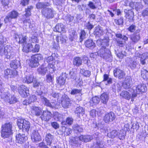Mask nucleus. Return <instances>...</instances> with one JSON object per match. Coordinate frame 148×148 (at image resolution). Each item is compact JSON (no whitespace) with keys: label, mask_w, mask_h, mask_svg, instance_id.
I'll list each match as a JSON object with an SVG mask.
<instances>
[{"label":"nucleus","mask_w":148,"mask_h":148,"mask_svg":"<svg viewBox=\"0 0 148 148\" xmlns=\"http://www.w3.org/2000/svg\"><path fill=\"white\" fill-rule=\"evenodd\" d=\"M109 99V95L107 93H102L100 96L101 102L104 104H106Z\"/></svg>","instance_id":"26"},{"label":"nucleus","mask_w":148,"mask_h":148,"mask_svg":"<svg viewBox=\"0 0 148 148\" xmlns=\"http://www.w3.org/2000/svg\"><path fill=\"white\" fill-rule=\"evenodd\" d=\"M86 47L90 49H92L96 47L95 42L92 40H88L85 42Z\"/></svg>","instance_id":"25"},{"label":"nucleus","mask_w":148,"mask_h":148,"mask_svg":"<svg viewBox=\"0 0 148 148\" xmlns=\"http://www.w3.org/2000/svg\"><path fill=\"white\" fill-rule=\"evenodd\" d=\"M1 136L4 138L9 137L12 133V123H6L1 127Z\"/></svg>","instance_id":"1"},{"label":"nucleus","mask_w":148,"mask_h":148,"mask_svg":"<svg viewBox=\"0 0 148 148\" xmlns=\"http://www.w3.org/2000/svg\"><path fill=\"white\" fill-rule=\"evenodd\" d=\"M52 114L47 110L43 111L40 118L42 120L45 121L49 120L51 118Z\"/></svg>","instance_id":"12"},{"label":"nucleus","mask_w":148,"mask_h":148,"mask_svg":"<svg viewBox=\"0 0 148 148\" xmlns=\"http://www.w3.org/2000/svg\"><path fill=\"white\" fill-rule=\"evenodd\" d=\"M34 80L35 81V78L34 77L33 74H30L26 76L25 78L23 80V82L27 83H31Z\"/></svg>","instance_id":"27"},{"label":"nucleus","mask_w":148,"mask_h":148,"mask_svg":"<svg viewBox=\"0 0 148 148\" xmlns=\"http://www.w3.org/2000/svg\"><path fill=\"white\" fill-rule=\"evenodd\" d=\"M67 75L66 73H62V75L57 79V83L60 86L63 85L65 82Z\"/></svg>","instance_id":"21"},{"label":"nucleus","mask_w":148,"mask_h":148,"mask_svg":"<svg viewBox=\"0 0 148 148\" xmlns=\"http://www.w3.org/2000/svg\"><path fill=\"white\" fill-rule=\"evenodd\" d=\"M50 96L53 98L58 99L62 97L60 93L56 91L52 90L51 92L50 93Z\"/></svg>","instance_id":"33"},{"label":"nucleus","mask_w":148,"mask_h":148,"mask_svg":"<svg viewBox=\"0 0 148 148\" xmlns=\"http://www.w3.org/2000/svg\"><path fill=\"white\" fill-rule=\"evenodd\" d=\"M21 134L19 133V143L22 144L26 141L27 139V137L23 134Z\"/></svg>","instance_id":"42"},{"label":"nucleus","mask_w":148,"mask_h":148,"mask_svg":"<svg viewBox=\"0 0 148 148\" xmlns=\"http://www.w3.org/2000/svg\"><path fill=\"white\" fill-rule=\"evenodd\" d=\"M54 31L59 32H65L66 31L64 26L61 23L57 24L55 27Z\"/></svg>","instance_id":"28"},{"label":"nucleus","mask_w":148,"mask_h":148,"mask_svg":"<svg viewBox=\"0 0 148 148\" xmlns=\"http://www.w3.org/2000/svg\"><path fill=\"white\" fill-rule=\"evenodd\" d=\"M10 66L11 68L14 69V71L17 73V71L16 70V69H17L18 68V65L16 64L14 61H12L11 62L10 64Z\"/></svg>","instance_id":"59"},{"label":"nucleus","mask_w":148,"mask_h":148,"mask_svg":"<svg viewBox=\"0 0 148 148\" xmlns=\"http://www.w3.org/2000/svg\"><path fill=\"white\" fill-rule=\"evenodd\" d=\"M123 17H121L118 20L115 21L116 23L119 25H122L123 23Z\"/></svg>","instance_id":"61"},{"label":"nucleus","mask_w":148,"mask_h":148,"mask_svg":"<svg viewBox=\"0 0 148 148\" xmlns=\"http://www.w3.org/2000/svg\"><path fill=\"white\" fill-rule=\"evenodd\" d=\"M140 30H137L131 36V40L134 43H136L140 39Z\"/></svg>","instance_id":"19"},{"label":"nucleus","mask_w":148,"mask_h":148,"mask_svg":"<svg viewBox=\"0 0 148 148\" xmlns=\"http://www.w3.org/2000/svg\"><path fill=\"white\" fill-rule=\"evenodd\" d=\"M82 89L73 88L71 91L70 94L73 95H75L78 94L80 96H81L82 95Z\"/></svg>","instance_id":"39"},{"label":"nucleus","mask_w":148,"mask_h":148,"mask_svg":"<svg viewBox=\"0 0 148 148\" xmlns=\"http://www.w3.org/2000/svg\"><path fill=\"white\" fill-rule=\"evenodd\" d=\"M66 37L65 36L60 35V36H57L56 37V40L57 42H59V39H60V41L62 43L66 41Z\"/></svg>","instance_id":"43"},{"label":"nucleus","mask_w":148,"mask_h":148,"mask_svg":"<svg viewBox=\"0 0 148 148\" xmlns=\"http://www.w3.org/2000/svg\"><path fill=\"white\" fill-rule=\"evenodd\" d=\"M29 122L23 119H19V129L20 132H27L30 127ZM20 131L19 130V132Z\"/></svg>","instance_id":"8"},{"label":"nucleus","mask_w":148,"mask_h":148,"mask_svg":"<svg viewBox=\"0 0 148 148\" xmlns=\"http://www.w3.org/2000/svg\"><path fill=\"white\" fill-rule=\"evenodd\" d=\"M41 99L43 103L46 106L49 107L50 103L49 101L47 99L43 97H41Z\"/></svg>","instance_id":"53"},{"label":"nucleus","mask_w":148,"mask_h":148,"mask_svg":"<svg viewBox=\"0 0 148 148\" xmlns=\"http://www.w3.org/2000/svg\"><path fill=\"white\" fill-rule=\"evenodd\" d=\"M19 43L22 44H23V46L22 51L23 52L28 53L30 52H32L33 49V45L30 43H28L26 45V38L25 36V37H22L21 40L19 38Z\"/></svg>","instance_id":"4"},{"label":"nucleus","mask_w":148,"mask_h":148,"mask_svg":"<svg viewBox=\"0 0 148 148\" xmlns=\"http://www.w3.org/2000/svg\"><path fill=\"white\" fill-rule=\"evenodd\" d=\"M8 14L12 19L14 18L17 17L18 15V13L16 11L13 10Z\"/></svg>","instance_id":"51"},{"label":"nucleus","mask_w":148,"mask_h":148,"mask_svg":"<svg viewBox=\"0 0 148 148\" xmlns=\"http://www.w3.org/2000/svg\"><path fill=\"white\" fill-rule=\"evenodd\" d=\"M71 129L69 128H66L64 134L66 136H68L70 134L71 132Z\"/></svg>","instance_id":"64"},{"label":"nucleus","mask_w":148,"mask_h":148,"mask_svg":"<svg viewBox=\"0 0 148 148\" xmlns=\"http://www.w3.org/2000/svg\"><path fill=\"white\" fill-rule=\"evenodd\" d=\"M134 7L137 11H140L141 10L143 7V6L142 4L141 1L134 2Z\"/></svg>","instance_id":"40"},{"label":"nucleus","mask_w":148,"mask_h":148,"mask_svg":"<svg viewBox=\"0 0 148 148\" xmlns=\"http://www.w3.org/2000/svg\"><path fill=\"white\" fill-rule=\"evenodd\" d=\"M51 125L55 129H57L59 127V124L57 122H56L51 123Z\"/></svg>","instance_id":"63"},{"label":"nucleus","mask_w":148,"mask_h":148,"mask_svg":"<svg viewBox=\"0 0 148 148\" xmlns=\"http://www.w3.org/2000/svg\"><path fill=\"white\" fill-rule=\"evenodd\" d=\"M142 15L143 17L148 16V8H145L143 10L142 12Z\"/></svg>","instance_id":"62"},{"label":"nucleus","mask_w":148,"mask_h":148,"mask_svg":"<svg viewBox=\"0 0 148 148\" xmlns=\"http://www.w3.org/2000/svg\"><path fill=\"white\" fill-rule=\"evenodd\" d=\"M43 111V109L41 108L35 106L31 107V112L33 115L38 116H40Z\"/></svg>","instance_id":"11"},{"label":"nucleus","mask_w":148,"mask_h":148,"mask_svg":"<svg viewBox=\"0 0 148 148\" xmlns=\"http://www.w3.org/2000/svg\"><path fill=\"white\" fill-rule=\"evenodd\" d=\"M141 76L145 80H148V71L144 69L142 70Z\"/></svg>","instance_id":"46"},{"label":"nucleus","mask_w":148,"mask_h":148,"mask_svg":"<svg viewBox=\"0 0 148 148\" xmlns=\"http://www.w3.org/2000/svg\"><path fill=\"white\" fill-rule=\"evenodd\" d=\"M81 74L86 77H89L91 74V72L88 70H86L84 69H81L80 71Z\"/></svg>","instance_id":"44"},{"label":"nucleus","mask_w":148,"mask_h":148,"mask_svg":"<svg viewBox=\"0 0 148 148\" xmlns=\"http://www.w3.org/2000/svg\"><path fill=\"white\" fill-rule=\"evenodd\" d=\"M139 55L141 63L142 65H144L146 63L145 60L148 57V53H145L141 55L139 54Z\"/></svg>","instance_id":"31"},{"label":"nucleus","mask_w":148,"mask_h":148,"mask_svg":"<svg viewBox=\"0 0 148 148\" xmlns=\"http://www.w3.org/2000/svg\"><path fill=\"white\" fill-rule=\"evenodd\" d=\"M82 59L80 57H76L74 58L73 61L74 65L79 66L82 64Z\"/></svg>","instance_id":"35"},{"label":"nucleus","mask_w":148,"mask_h":148,"mask_svg":"<svg viewBox=\"0 0 148 148\" xmlns=\"http://www.w3.org/2000/svg\"><path fill=\"white\" fill-rule=\"evenodd\" d=\"M147 90V87L144 84H141L138 85L135 87V89H131V91L132 92V101L134 100V98L136 97L137 94L140 93L145 92Z\"/></svg>","instance_id":"2"},{"label":"nucleus","mask_w":148,"mask_h":148,"mask_svg":"<svg viewBox=\"0 0 148 148\" xmlns=\"http://www.w3.org/2000/svg\"><path fill=\"white\" fill-rule=\"evenodd\" d=\"M104 34V32L101 27L98 26L95 27L94 34L96 36L100 37V36L103 35Z\"/></svg>","instance_id":"23"},{"label":"nucleus","mask_w":148,"mask_h":148,"mask_svg":"<svg viewBox=\"0 0 148 148\" xmlns=\"http://www.w3.org/2000/svg\"><path fill=\"white\" fill-rule=\"evenodd\" d=\"M86 33L84 30L82 31L80 36V42H82L83 40L86 38Z\"/></svg>","instance_id":"55"},{"label":"nucleus","mask_w":148,"mask_h":148,"mask_svg":"<svg viewBox=\"0 0 148 148\" xmlns=\"http://www.w3.org/2000/svg\"><path fill=\"white\" fill-rule=\"evenodd\" d=\"M42 59V56L40 54H37L32 56L29 60V66L31 67H36L39 65V61Z\"/></svg>","instance_id":"6"},{"label":"nucleus","mask_w":148,"mask_h":148,"mask_svg":"<svg viewBox=\"0 0 148 148\" xmlns=\"http://www.w3.org/2000/svg\"><path fill=\"white\" fill-rule=\"evenodd\" d=\"M7 47H5L3 45H0V54L1 55L5 54L7 56V58H9L10 57V53L7 49Z\"/></svg>","instance_id":"18"},{"label":"nucleus","mask_w":148,"mask_h":148,"mask_svg":"<svg viewBox=\"0 0 148 148\" xmlns=\"http://www.w3.org/2000/svg\"><path fill=\"white\" fill-rule=\"evenodd\" d=\"M37 97L36 96L33 95L30 96L28 99V100L29 101V103H31L32 102H33L37 100Z\"/></svg>","instance_id":"54"},{"label":"nucleus","mask_w":148,"mask_h":148,"mask_svg":"<svg viewBox=\"0 0 148 148\" xmlns=\"http://www.w3.org/2000/svg\"><path fill=\"white\" fill-rule=\"evenodd\" d=\"M132 84V80L130 77L125 78L123 84V86L125 89H127L130 88Z\"/></svg>","instance_id":"22"},{"label":"nucleus","mask_w":148,"mask_h":148,"mask_svg":"<svg viewBox=\"0 0 148 148\" xmlns=\"http://www.w3.org/2000/svg\"><path fill=\"white\" fill-rule=\"evenodd\" d=\"M53 136L50 134H48L46 136V140L47 145H50L53 139Z\"/></svg>","instance_id":"37"},{"label":"nucleus","mask_w":148,"mask_h":148,"mask_svg":"<svg viewBox=\"0 0 148 148\" xmlns=\"http://www.w3.org/2000/svg\"><path fill=\"white\" fill-rule=\"evenodd\" d=\"M114 74L115 77L119 79L123 78L125 75V73L123 71L117 68L114 70Z\"/></svg>","instance_id":"17"},{"label":"nucleus","mask_w":148,"mask_h":148,"mask_svg":"<svg viewBox=\"0 0 148 148\" xmlns=\"http://www.w3.org/2000/svg\"><path fill=\"white\" fill-rule=\"evenodd\" d=\"M33 8V7L32 6H29L27 9H25L26 13L25 15L26 17H28L31 15V10Z\"/></svg>","instance_id":"49"},{"label":"nucleus","mask_w":148,"mask_h":148,"mask_svg":"<svg viewBox=\"0 0 148 148\" xmlns=\"http://www.w3.org/2000/svg\"><path fill=\"white\" fill-rule=\"evenodd\" d=\"M31 139L33 142H37L41 140L40 136L37 132H34L31 136Z\"/></svg>","instance_id":"24"},{"label":"nucleus","mask_w":148,"mask_h":148,"mask_svg":"<svg viewBox=\"0 0 148 148\" xmlns=\"http://www.w3.org/2000/svg\"><path fill=\"white\" fill-rule=\"evenodd\" d=\"M96 143L93 144L91 148H104L105 143L104 142L99 140V137H96Z\"/></svg>","instance_id":"13"},{"label":"nucleus","mask_w":148,"mask_h":148,"mask_svg":"<svg viewBox=\"0 0 148 148\" xmlns=\"http://www.w3.org/2000/svg\"><path fill=\"white\" fill-rule=\"evenodd\" d=\"M118 53H117L116 52V53L117 56L119 57V58L122 59L124 57V56H126V55L123 53V52L121 51H118Z\"/></svg>","instance_id":"58"},{"label":"nucleus","mask_w":148,"mask_h":148,"mask_svg":"<svg viewBox=\"0 0 148 148\" xmlns=\"http://www.w3.org/2000/svg\"><path fill=\"white\" fill-rule=\"evenodd\" d=\"M100 101V99L99 97L97 96H95L92 97L90 100V105L91 106L95 105L99 103Z\"/></svg>","instance_id":"34"},{"label":"nucleus","mask_w":148,"mask_h":148,"mask_svg":"<svg viewBox=\"0 0 148 148\" xmlns=\"http://www.w3.org/2000/svg\"><path fill=\"white\" fill-rule=\"evenodd\" d=\"M126 132L123 130H120L118 132L117 136L120 140H123L125 138Z\"/></svg>","instance_id":"41"},{"label":"nucleus","mask_w":148,"mask_h":148,"mask_svg":"<svg viewBox=\"0 0 148 148\" xmlns=\"http://www.w3.org/2000/svg\"><path fill=\"white\" fill-rule=\"evenodd\" d=\"M56 70L55 66L53 64H49L48 66L45 67L43 64L38 69V73L42 75H45L47 72L50 73H53Z\"/></svg>","instance_id":"3"},{"label":"nucleus","mask_w":148,"mask_h":148,"mask_svg":"<svg viewBox=\"0 0 148 148\" xmlns=\"http://www.w3.org/2000/svg\"><path fill=\"white\" fill-rule=\"evenodd\" d=\"M40 48V47L39 45H36L34 47L33 46V49L32 52L33 53L38 52L39 51Z\"/></svg>","instance_id":"57"},{"label":"nucleus","mask_w":148,"mask_h":148,"mask_svg":"<svg viewBox=\"0 0 148 148\" xmlns=\"http://www.w3.org/2000/svg\"><path fill=\"white\" fill-rule=\"evenodd\" d=\"M61 104L63 108H67L71 106V99L67 96H65L61 101Z\"/></svg>","instance_id":"14"},{"label":"nucleus","mask_w":148,"mask_h":148,"mask_svg":"<svg viewBox=\"0 0 148 148\" xmlns=\"http://www.w3.org/2000/svg\"><path fill=\"white\" fill-rule=\"evenodd\" d=\"M124 12L125 14V16L126 19L128 20L130 22L132 21L133 20L134 14L132 10L125 9Z\"/></svg>","instance_id":"15"},{"label":"nucleus","mask_w":148,"mask_h":148,"mask_svg":"<svg viewBox=\"0 0 148 148\" xmlns=\"http://www.w3.org/2000/svg\"><path fill=\"white\" fill-rule=\"evenodd\" d=\"M124 5L126 6H129L134 8V3L132 1H130V0H126L124 2Z\"/></svg>","instance_id":"50"},{"label":"nucleus","mask_w":148,"mask_h":148,"mask_svg":"<svg viewBox=\"0 0 148 148\" xmlns=\"http://www.w3.org/2000/svg\"><path fill=\"white\" fill-rule=\"evenodd\" d=\"M120 96L123 98L129 100L131 98L132 99V95L128 92L126 91H123L120 94Z\"/></svg>","instance_id":"30"},{"label":"nucleus","mask_w":148,"mask_h":148,"mask_svg":"<svg viewBox=\"0 0 148 148\" xmlns=\"http://www.w3.org/2000/svg\"><path fill=\"white\" fill-rule=\"evenodd\" d=\"M75 112L78 116L79 117L80 114L82 115L84 114V110L82 107H77L75 111Z\"/></svg>","instance_id":"36"},{"label":"nucleus","mask_w":148,"mask_h":148,"mask_svg":"<svg viewBox=\"0 0 148 148\" xmlns=\"http://www.w3.org/2000/svg\"><path fill=\"white\" fill-rule=\"evenodd\" d=\"M41 13L45 18L49 19L54 17L55 11L52 8L46 7L42 10Z\"/></svg>","instance_id":"5"},{"label":"nucleus","mask_w":148,"mask_h":148,"mask_svg":"<svg viewBox=\"0 0 148 148\" xmlns=\"http://www.w3.org/2000/svg\"><path fill=\"white\" fill-rule=\"evenodd\" d=\"M12 71L10 69H7L4 71V77L5 78L7 79H8L9 77L10 76V77H11V75H15V74H13V73L12 72Z\"/></svg>","instance_id":"38"},{"label":"nucleus","mask_w":148,"mask_h":148,"mask_svg":"<svg viewBox=\"0 0 148 148\" xmlns=\"http://www.w3.org/2000/svg\"><path fill=\"white\" fill-rule=\"evenodd\" d=\"M1 97L4 100L9 103L10 104L16 103V99L14 95H12L9 94H2L1 95Z\"/></svg>","instance_id":"10"},{"label":"nucleus","mask_w":148,"mask_h":148,"mask_svg":"<svg viewBox=\"0 0 148 148\" xmlns=\"http://www.w3.org/2000/svg\"><path fill=\"white\" fill-rule=\"evenodd\" d=\"M75 32L74 30H70L69 31V39L72 41L76 38L77 35L75 34Z\"/></svg>","instance_id":"45"},{"label":"nucleus","mask_w":148,"mask_h":148,"mask_svg":"<svg viewBox=\"0 0 148 148\" xmlns=\"http://www.w3.org/2000/svg\"><path fill=\"white\" fill-rule=\"evenodd\" d=\"M51 4L48 2H39L37 3L36 7L37 9H42L45 7H48L51 5Z\"/></svg>","instance_id":"29"},{"label":"nucleus","mask_w":148,"mask_h":148,"mask_svg":"<svg viewBox=\"0 0 148 148\" xmlns=\"http://www.w3.org/2000/svg\"><path fill=\"white\" fill-rule=\"evenodd\" d=\"M110 52L106 47L101 46L97 52V54L105 60L107 59L110 56Z\"/></svg>","instance_id":"7"},{"label":"nucleus","mask_w":148,"mask_h":148,"mask_svg":"<svg viewBox=\"0 0 148 148\" xmlns=\"http://www.w3.org/2000/svg\"><path fill=\"white\" fill-rule=\"evenodd\" d=\"M46 61L49 64H53L54 66L55 62L54 61L53 57L52 56H50L46 58Z\"/></svg>","instance_id":"47"},{"label":"nucleus","mask_w":148,"mask_h":148,"mask_svg":"<svg viewBox=\"0 0 148 148\" xmlns=\"http://www.w3.org/2000/svg\"><path fill=\"white\" fill-rule=\"evenodd\" d=\"M128 66L132 69H135L138 62L135 60H132L130 58H127Z\"/></svg>","instance_id":"20"},{"label":"nucleus","mask_w":148,"mask_h":148,"mask_svg":"<svg viewBox=\"0 0 148 148\" xmlns=\"http://www.w3.org/2000/svg\"><path fill=\"white\" fill-rule=\"evenodd\" d=\"M115 118V116L113 112H110L106 114L104 117V120L106 123L111 122Z\"/></svg>","instance_id":"16"},{"label":"nucleus","mask_w":148,"mask_h":148,"mask_svg":"<svg viewBox=\"0 0 148 148\" xmlns=\"http://www.w3.org/2000/svg\"><path fill=\"white\" fill-rule=\"evenodd\" d=\"M49 107L52 108H54L58 109L59 108L60 106L59 103L56 101L50 103Z\"/></svg>","instance_id":"48"},{"label":"nucleus","mask_w":148,"mask_h":148,"mask_svg":"<svg viewBox=\"0 0 148 148\" xmlns=\"http://www.w3.org/2000/svg\"><path fill=\"white\" fill-rule=\"evenodd\" d=\"M95 4V3H94L91 1H89L88 5L90 8L94 10L96 9L97 8Z\"/></svg>","instance_id":"56"},{"label":"nucleus","mask_w":148,"mask_h":148,"mask_svg":"<svg viewBox=\"0 0 148 148\" xmlns=\"http://www.w3.org/2000/svg\"><path fill=\"white\" fill-rule=\"evenodd\" d=\"M25 87V86L22 85L20 87V92L19 91V93L20 94L21 96L23 97H25L27 96V91Z\"/></svg>","instance_id":"32"},{"label":"nucleus","mask_w":148,"mask_h":148,"mask_svg":"<svg viewBox=\"0 0 148 148\" xmlns=\"http://www.w3.org/2000/svg\"><path fill=\"white\" fill-rule=\"evenodd\" d=\"M81 125H79L78 124H75L73 126L74 129L75 130H77L78 132H82L83 131V128Z\"/></svg>","instance_id":"52"},{"label":"nucleus","mask_w":148,"mask_h":148,"mask_svg":"<svg viewBox=\"0 0 148 148\" xmlns=\"http://www.w3.org/2000/svg\"><path fill=\"white\" fill-rule=\"evenodd\" d=\"M118 134V132L115 130H113L110 133V136L112 138H114L116 136H117Z\"/></svg>","instance_id":"60"},{"label":"nucleus","mask_w":148,"mask_h":148,"mask_svg":"<svg viewBox=\"0 0 148 148\" xmlns=\"http://www.w3.org/2000/svg\"><path fill=\"white\" fill-rule=\"evenodd\" d=\"M93 137L92 136H83L81 135L79 137H76L74 138L73 141L74 143L76 144L78 143L79 139V140L84 141L85 142H87L90 141L93 139Z\"/></svg>","instance_id":"9"}]
</instances>
